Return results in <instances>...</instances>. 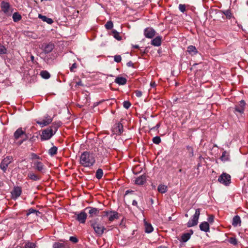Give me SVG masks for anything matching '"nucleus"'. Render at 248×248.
I'll list each match as a JSON object with an SVG mask.
<instances>
[{
    "mask_svg": "<svg viewBox=\"0 0 248 248\" xmlns=\"http://www.w3.org/2000/svg\"><path fill=\"white\" fill-rule=\"evenodd\" d=\"M95 162V158L92 154L85 151L81 154L79 163L85 167H90L92 166Z\"/></svg>",
    "mask_w": 248,
    "mask_h": 248,
    "instance_id": "f257e3e1",
    "label": "nucleus"
},
{
    "mask_svg": "<svg viewBox=\"0 0 248 248\" xmlns=\"http://www.w3.org/2000/svg\"><path fill=\"white\" fill-rule=\"evenodd\" d=\"M90 223L94 232L99 236L101 235L106 230L104 226L99 221L98 218L90 221Z\"/></svg>",
    "mask_w": 248,
    "mask_h": 248,
    "instance_id": "f03ea898",
    "label": "nucleus"
},
{
    "mask_svg": "<svg viewBox=\"0 0 248 248\" xmlns=\"http://www.w3.org/2000/svg\"><path fill=\"white\" fill-rule=\"evenodd\" d=\"M59 126V125L52 126L42 131L41 140H45L50 139L55 134Z\"/></svg>",
    "mask_w": 248,
    "mask_h": 248,
    "instance_id": "7ed1b4c3",
    "label": "nucleus"
},
{
    "mask_svg": "<svg viewBox=\"0 0 248 248\" xmlns=\"http://www.w3.org/2000/svg\"><path fill=\"white\" fill-rule=\"evenodd\" d=\"M200 215V209H197L195 211L194 215L187 222V225L188 227H191L196 225L198 222V219Z\"/></svg>",
    "mask_w": 248,
    "mask_h": 248,
    "instance_id": "20e7f679",
    "label": "nucleus"
},
{
    "mask_svg": "<svg viewBox=\"0 0 248 248\" xmlns=\"http://www.w3.org/2000/svg\"><path fill=\"white\" fill-rule=\"evenodd\" d=\"M13 158L12 156H7L4 157L0 164V168L4 172L7 170L8 165L12 162Z\"/></svg>",
    "mask_w": 248,
    "mask_h": 248,
    "instance_id": "39448f33",
    "label": "nucleus"
},
{
    "mask_svg": "<svg viewBox=\"0 0 248 248\" xmlns=\"http://www.w3.org/2000/svg\"><path fill=\"white\" fill-rule=\"evenodd\" d=\"M218 181L221 184L228 186L231 183V176L226 173H223L219 176Z\"/></svg>",
    "mask_w": 248,
    "mask_h": 248,
    "instance_id": "423d86ee",
    "label": "nucleus"
},
{
    "mask_svg": "<svg viewBox=\"0 0 248 248\" xmlns=\"http://www.w3.org/2000/svg\"><path fill=\"white\" fill-rule=\"evenodd\" d=\"M75 219L80 223H84L87 218V214L84 211L80 213L75 212Z\"/></svg>",
    "mask_w": 248,
    "mask_h": 248,
    "instance_id": "0eeeda50",
    "label": "nucleus"
},
{
    "mask_svg": "<svg viewBox=\"0 0 248 248\" xmlns=\"http://www.w3.org/2000/svg\"><path fill=\"white\" fill-rule=\"evenodd\" d=\"M246 103L244 100H241L239 102V103L235 105L234 107V112L237 114V113L240 114L243 113L245 110V107Z\"/></svg>",
    "mask_w": 248,
    "mask_h": 248,
    "instance_id": "6e6552de",
    "label": "nucleus"
},
{
    "mask_svg": "<svg viewBox=\"0 0 248 248\" xmlns=\"http://www.w3.org/2000/svg\"><path fill=\"white\" fill-rule=\"evenodd\" d=\"M23 135H25L26 138L23 140L22 141H25L28 139V136L25 134V131L22 129V128H18L14 133V136L16 140L18 139L19 138Z\"/></svg>",
    "mask_w": 248,
    "mask_h": 248,
    "instance_id": "1a4fd4ad",
    "label": "nucleus"
},
{
    "mask_svg": "<svg viewBox=\"0 0 248 248\" xmlns=\"http://www.w3.org/2000/svg\"><path fill=\"white\" fill-rule=\"evenodd\" d=\"M52 121V118L48 115L45 117V119L41 121H37L36 123L39 124L42 127L46 126L50 124Z\"/></svg>",
    "mask_w": 248,
    "mask_h": 248,
    "instance_id": "9d476101",
    "label": "nucleus"
},
{
    "mask_svg": "<svg viewBox=\"0 0 248 248\" xmlns=\"http://www.w3.org/2000/svg\"><path fill=\"white\" fill-rule=\"evenodd\" d=\"M85 209L89 210L88 213L89 214V217H91L98 216L99 214V211L100 210L98 208H96L91 207V206L87 207V208H86Z\"/></svg>",
    "mask_w": 248,
    "mask_h": 248,
    "instance_id": "9b49d317",
    "label": "nucleus"
},
{
    "mask_svg": "<svg viewBox=\"0 0 248 248\" xmlns=\"http://www.w3.org/2000/svg\"><path fill=\"white\" fill-rule=\"evenodd\" d=\"M155 34V31L151 28H147L144 30V34L146 38H153Z\"/></svg>",
    "mask_w": 248,
    "mask_h": 248,
    "instance_id": "f8f14e48",
    "label": "nucleus"
},
{
    "mask_svg": "<svg viewBox=\"0 0 248 248\" xmlns=\"http://www.w3.org/2000/svg\"><path fill=\"white\" fill-rule=\"evenodd\" d=\"M1 8L2 11L6 15H9V9L10 7V4L8 2L2 1L1 2Z\"/></svg>",
    "mask_w": 248,
    "mask_h": 248,
    "instance_id": "ddd939ff",
    "label": "nucleus"
},
{
    "mask_svg": "<svg viewBox=\"0 0 248 248\" xmlns=\"http://www.w3.org/2000/svg\"><path fill=\"white\" fill-rule=\"evenodd\" d=\"M22 193V189L20 186L15 187L11 194L14 199H16L19 197Z\"/></svg>",
    "mask_w": 248,
    "mask_h": 248,
    "instance_id": "4468645a",
    "label": "nucleus"
},
{
    "mask_svg": "<svg viewBox=\"0 0 248 248\" xmlns=\"http://www.w3.org/2000/svg\"><path fill=\"white\" fill-rule=\"evenodd\" d=\"M33 165L35 169H36L38 171L44 172L45 170V167L42 162L36 161L33 162Z\"/></svg>",
    "mask_w": 248,
    "mask_h": 248,
    "instance_id": "2eb2a0df",
    "label": "nucleus"
},
{
    "mask_svg": "<svg viewBox=\"0 0 248 248\" xmlns=\"http://www.w3.org/2000/svg\"><path fill=\"white\" fill-rule=\"evenodd\" d=\"M146 181V176L144 175H140V176L137 177L135 180V183L136 185H142L144 184Z\"/></svg>",
    "mask_w": 248,
    "mask_h": 248,
    "instance_id": "dca6fc26",
    "label": "nucleus"
},
{
    "mask_svg": "<svg viewBox=\"0 0 248 248\" xmlns=\"http://www.w3.org/2000/svg\"><path fill=\"white\" fill-rule=\"evenodd\" d=\"M43 51L45 53H49L52 51L54 48V45L52 44H47L42 46Z\"/></svg>",
    "mask_w": 248,
    "mask_h": 248,
    "instance_id": "f3484780",
    "label": "nucleus"
},
{
    "mask_svg": "<svg viewBox=\"0 0 248 248\" xmlns=\"http://www.w3.org/2000/svg\"><path fill=\"white\" fill-rule=\"evenodd\" d=\"M200 229L201 231L208 232H209V224L208 222H202L199 226Z\"/></svg>",
    "mask_w": 248,
    "mask_h": 248,
    "instance_id": "a211bd4d",
    "label": "nucleus"
},
{
    "mask_svg": "<svg viewBox=\"0 0 248 248\" xmlns=\"http://www.w3.org/2000/svg\"><path fill=\"white\" fill-rule=\"evenodd\" d=\"M28 177L30 179L34 181H38L41 179V177L39 175L35 174L32 171H30L29 172L28 174Z\"/></svg>",
    "mask_w": 248,
    "mask_h": 248,
    "instance_id": "6ab92c4d",
    "label": "nucleus"
},
{
    "mask_svg": "<svg viewBox=\"0 0 248 248\" xmlns=\"http://www.w3.org/2000/svg\"><path fill=\"white\" fill-rule=\"evenodd\" d=\"M144 223L145 232L147 233H151V232H152L153 231V228L152 225L145 220H144Z\"/></svg>",
    "mask_w": 248,
    "mask_h": 248,
    "instance_id": "aec40b11",
    "label": "nucleus"
},
{
    "mask_svg": "<svg viewBox=\"0 0 248 248\" xmlns=\"http://www.w3.org/2000/svg\"><path fill=\"white\" fill-rule=\"evenodd\" d=\"M161 44V37L160 36H157L152 40L151 44L154 46H158Z\"/></svg>",
    "mask_w": 248,
    "mask_h": 248,
    "instance_id": "412c9836",
    "label": "nucleus"
},
{
    "mask_svg": "<svg viewBox=\"0 0 248 248\" xmlns=\"http://www.w3.org/2000/svg\"><path fill=\"white\" fill-rule=\"evenodd\" d=\"M118 213L115 211H110V214L108 216V220L110 222L113 221L115 219L118 218Z\"/></svg>",
    "mask_w": 248,
    "mask_h": 248,
    "instance_id": "4be33fe9",
    "label": "nucleus"
},
{
    "mask_svg": "<svg viewBox=\"0 0 248 248\" xmlns=\"http://www.w3.org/2000/svg\"><path fill=\"white\" fill-rule=\"evenodd\" d=\"M241 219L239 216H235L233 217L232 219V225L234 227H236L238 225H240L241 224Z\"/></svg>",
    "mask_w": 248,
    "mask_h": 248,
    "instance_id": "5701e85b",
    "label": "nucleus"
},
{
    "mask_svg": "<svg viewBox=\"0 0 248 248\" xmlns=\"http://www.w3.org/2000/svg\"><path fill=\"white\" fill-rule=\"evenodd\" d=\"M126 79L123 77H117L115 79V82L118 84L119 85H124L126 83Z\"/></svg>",
    "mask_w": 248,
    "mask_h": 248,
    "instance_id": "b1692460",
    "label": "nucleus"
},
{
    "mask_svg": "<svg viewBox=\"0 0 248 248\" xmlns=\"http://www.w3.org/2000/svg\"><path fill=\"white\" fill-rule=\"evenodd\" d=\"M38 17L39 18H40L41 19H42V21H43L44 22H46L47 23H48L49 24H51L53 22V21L51 18H48V17H46V16H43L41 14L39 15Z\"/></svg>",
    "mask_w": 248,
    "mask_h": 248,
    "instance_id": "393cba45",
    "label": "nucleus"
},
{
    "mask_svg": "<svg viewBox=\"0 0 248 248\" xmlns=\"http://www.w3.org/2000/svg\"><path fill=\"white\" fill-rule=\"evenodd\" d=\"M114 129L117 134H121L123 132V126L120 123L117 124Z\"/></svg>",
    "mask_w": 248,
    "mask_h": 248,
    "instance_id": "a878e982",
    "label": "nucleus"
},
{
    "mask_svg": "<svg viewBox=\"0 0 248 248\" xmlns=\"http://www.w3.org/2000/svg\"><path fill=\"white\" fill-rule=\"evenodd\" d=\"M187 51L191 55H196L198 53V51L195 46H189L187 47Z\"/></svg>",
    "mask_w": 248,
    "mask_h": 248,
    "instance_id": "bb28decb",
    "label": "nucleus"
},
{
    "mask_svg": "<svg viewBox=\"0 0 248 248\" xmlns=\"http://www.w3.org/2000/svg\"><path fill=\"white\" fill-rule=\"evenodd\" d=\"M12 17L13 21L15 22L19 21L22 18L21 16L17 12L14 13Z\"/></svg>",
    "mask_w": 248,
    "mask_h": 248,
    "instance_id": "cd10ccee",
    "label": "nucleus"
},
{
    "mask_svg": "<svg viewBox=\"0 0 248 248\" xmlns=\"http://www.w3.org/2000/svg\"><path fill=\"white\" fill-rule=\"evenodd\" d=\"M220 159L223 161H228L229 160V155L226 151L222 153V155L220 157Z\"/></svg>",
    "mask_w": 248,
    "mask_h": 248,
    "instance_id": "c85d7f7f",
    "label": "nucleus"
},
{
    "mask_svg": "<svg viewBox=\"0 0 248 248\" xmlns=\"http://www.w3.org/2000/svg\"><path fill=\"white\" fill-rule=\"evenodd\" d=\"M40 75L44 79H48L50 77V74L47 71H41Z\"/></svg>",
    "mask_w": 248,
    "mask_h": 248,
    "instance_id": "c756f323",
    "label": "nucleus"
},
{
    "mask_svg": "<svg viewBox=\"0 0 248 248\" xmlns=\"http://www.w3.org/2000/svg\"><path fill=\"white\" fill-rule=\"evenodd\" d=\"M191 234L189 233H185L181 236V240L183 242L187 241L190 238Z\"/></svg>",
    "mask_w": 248,
    "mask_h": 248,
    "instance_id": "7c9ffc66",
    "label": "nucleus"
},
{
    "mask_svg": "<svg viewBox=\"0 0 248 248\" xmlns=\"http://www.w3.org/2000/svg\"><path fill=\"white\" fill-rule=\"evenodd\" d=\"M31 214H35L36 216H39V214H40V212L38 210L31 208L28 210V212L27 213V216H28Z\"/></svg>",
    "mask_w": 248,
    "mask_h": 248,
    "instance_id": "2f4dec72",
    "label": "nucleus"
},
{
    "mask_svg": "<svg viewBox=\"0 0 248 248\" xmlns=\"http://www.w3.org/2000/svg\"><path fill=\"white\" fill-rule=\"evenodd\" d=\"M157 189L160 193H165L167 190V186L165 185H159Z\"/></svg>",
    "mask_w": 248,
    "mask_h": 248,
    "instance_id": "473e14b6",
    "label": "nucleus"
},
{
    "mask_svg": "<svg viewBox=\"0 0 248 248\" xmlns=\"http://www.w3.org/2000/svg\"><path fill=\"white\" fill-rule=\"evenodd\" d=\"M57 153V148L56 146H53L51 147L49 150H48V154L51 156H53L55 155H56Z\"/></svg>",
    "mask_w": 248,
    "mask_h": 248,
    "instance_id": "72a5a7b5",
    "label": "nucleus"
},
{
    "mask_svg": "<svg viewBox=\"0 0 248 248\" xmlns=\"http://www.w3.org/2000/svg\"><path fill=\"white\" fill-rule=\"evenodd\" d=\"M103 175V170L101 169H98L96 172L95 177L97 179H101Z\"/></svg>",
    "mask_w": 248,
    "mask_h": 248,
    "instance_id": "f704fd0d",
    "label": "nucleus"
},
{
    "mask_svg": "<svg viewBox=\"0 0 248 248\" xmlns=\"http://www.w3.org/2000/svg\"><path fill=\"white\" fill-rule=\"evenodd\" d=\"M65 244L59 242H55L53 245V248H65Z\"/></svg>",
    "mask_w": 248,
    "mask_h": 248,
    "instance_id": "c9c22d12",
    "label": "nucleus"
},
{
    "mask_svg": "<svg viewBox=\"0 0 248 248\" xmlns=\"http://www.w3.org/2000/svg\"><path fill=\"white\" fill-rule=\"evenodd\" d=\"M112 33L113 34V37L117 39V40L120 41L122 40V37L120 35L119 33L117 32L116 30H113L112 31Z\"/></svg>",
    "mask_w": 248,
    "mask_h": 248,
    "instance_id": "e433bc0d",
    "label": "nucleus"
},
{
    "mask_svg": "<svg viewBox=\"0 0 248 248\" xmlns=\"http://www.w3.org/2000/svg\"><path fill=\"white\" fill-rule=\"evenodd\" d=\"M222 12L224 14V15H225L226 17L228 19H230L232 17V14L231 13V10H224Z\"/></svg>",
    "mask_w": 248,
    "mask_h": 248,
    "instance_id": "4c0bfd02",
    "label": "nucleus"
},
{
    "mask_svg": "<svg viewBox=\"0 0 248 248\" xmlns=\"http://www.w3.org/2000/svg\"><path fill=\"white\" fill-rule=\"evenodd\" d=\"M7 52V48L0 43V55L5 54Z\"/></svg>",
    "mask_w": 248,
    "mask_h": 248,
    "instance_id": "58836bf2",
    "label": "nucleus"
},
{
    "mask_svg": "<svg viewBox=\"0 0 248 248\" xmlns=\"http://www.w3.org/2000/svg\"><path fill=\"white\" fill-rule=\"evenodd\" d=\"M228 241L230 243L234 246L236 245L238 243L237 240L235 237H230Z\"/></svg>",
    "mask_w": 248,
    "mask_h": 248,
    "instance_id": "ea45409f",
    "label": "nucleus"
},
{
    "mask_svg": "<svg viewBox=\"0 0 248 248\" xmlns=\"http://www.w3.org/2000/svg\"><path fill=\"white\" fill-rule=\"evenodd\" d=\"M113 27V22L111 21H108L105 25V27L108 30L111 29Z\"/></svg>",
    "mask_w": 248,
    "mask_h": 248,
    "instance_id": "a19ab883",
    "label": "nucleus"
},
{
    "mask_svg": "<svg viewBox=\"0 0 248 248\" xmlns=\"http://www.w3.org/2000/svg\"><path fill=\"white\" fill-rule=\"evenodd\" d=\"M153 142L156 144H158L161 142V139L158 136H156L153 139Z\"/></svg>",
    "mask_w": 248,
    "mask_h": 248,
    "instance_id": "79ce46f5",
    "label": "nucleus"
},
{
    "mask_svg": "<svg viewBox=\"0 0 248 248\" xmlns=\"http://www.w3.org/2000/svg\"><path fill=\"white\" fill-rule=\"evenodd\" d=\"M35 245L33 243L28 242L25 246L24 248H35Z\"/></svg>",
    "mask_w": 248,
    "mask_h": 248,
    "instance_id": "37998d69",
    "label": "nucleus"
},
{
    "mask_svg": "<svg viewBox=\"0 0 248 248\" xmlns=\"http://www.w3.org/2000/svg\"><path fill=\"white\" fill-rule=\"evenodd\" d=\"M179 9L182 13L186 11V5L185 4H180L179 5Z\"/></svg>",
    "mask_w": 248,
    "mask_h": 248,
    "instance_id": "c03bdc74",
    "label": "nucleus"
},
{
    "mask_svg": "<svg viewBox=\"0 0 248 248\" xmlns=\"http://www.w3.org/2000/svg\"><path fill=\"white\" fill-rule=\"evenodd\" d=\"M123 106L124 108L128 109L131 106V104L129 101H125L123 103Z\"/></svg>",
    "mask_w": 248,
    "mask_h": 248,
    "instance_id": "a18cd8bd",
    "label": "nucleus"
},
{
    "mask_svg": "<svg viewBox=\"0 0 248 248\" xmlns=\"http://www.w3.org/2000/svg\"><path fill=\"white\" fill-rule=\"evenodd\" d=\"M114 60L116 62H120L122 60V58L120 55H116L114 57Z\"/></svg>",
    "mask_w": 248,
    "mask_h": 248,
    "instance_id": "49530a36",
    "label": "nucleus"
},
{
    "mask_svg": "<svg viewBox=\"0 0 248 248\" xmlns=\"http://www.w3.org/2000/svg\"><path fill=\"white\" fill-rule=\"evenodd\" d=\"M109 214H110V211H105L102 212V217H108Z\"/></svg>",
    "mask_w": 248,
    "mask_h": 248,
    "instance_id": "de8ad7c7",
    "label": "nucleus"
},
{
    "mask_svg": "<svg viewBox=\"0 0 248 248\" xmlns=\"http://www.w3.org/2000/svg\"><path fill=\"white\" fill-rule=\"evenodd\" d=\"M69 240L70 241L74 243H76L78 242V239L77 237L75 236H71L70 237Z\"/></svg>",
    "mask_w": 248,
    "mask_h": 248,
    "instance_id": "09e8293b",
    "label": "nucleus"
},
{
    "mask_svg": "<svg viewBox=\"0 0 248 248\" xmlns=\"http://www.w3.org/2000/svg\"><path fill=\"white\" fill-rule=\"evenodd\" d=\"M135 94L138 97H140L141 96L142 93L141 91L137 90L135 91Z\"/></svg>",
    "mask_w": 248,
    "mask_h": 248,
    "instance_id": "8fccbe9b",
    "label": "nucleus"
},
{
    "mask_svg": "<svg viewBox=\"0 0 248 248\" xmlns=\"http://www.w3.org/2000/svg\"><path fill=\"white\" fill-rule=\"evenodd\" d=\"M214 217L213 216H210L208 217L207 220L209 222H210V223H212L214 222Z\"/></svg>",
    "mask_w": 248,
    "mask_h": 248,
    "instance_id": "3c124183",
    "label": "nucleus"
},
{
    "mask_svg": "<svg viewBox=\"0 0 248 248\" xmlns=\"http://www.w3.org/2000/svg\"><path fill=\"white\" fill-rule=\"evenodd\" d=\"M31 157L32 159H40V157L34 153L31 154Z\"/></svg>",
    "mask_w": 248,
    "mask_h": 248,
    "instance_id": "603ef678",
    "label": "nucleus"
},
{
    "mask_svg": "<svg viewBox=\"0 0 248 248\" xmlns=\"http://www.w3.org/2000/svg\"><path fill=\"white\" fill-rule=\"evenodd\" d=\"M77 68V64L76 63H73L70 68L71 72H74V69Z\"/></svg>",
    "mask_w": 248,
    "mask_h": 248,
    "instance_id": "864d4df0",
    "label": "nucleus"
},
{
    "mask_svg": "<svg viewBox=\"0 0 248 248\" xmlns=\"http://www.w3.org/2000/svg\"><path fill=\"white\" fill-rule=\"evenodd\" d=\"M127 66L128 67H133V63L132 62L130 61L128 62L126 64Z\"/></svg>",
    "mask_w": 248,
    "mask_h": 248,
    "instance_id": "5fc2aeb1",
    "label": "nucleus"
},
{
    "mask_svg": "<svg viewBox=\"0 0 248 248\" xmlns=\"http://www.w3.org/2000/svg\"><path fill=\"white\" fill-rule=\"evenodd\" d=\"M160 127V124H157L155 127H153L151 129L155 130L157 129Z\"/></svg>",
    "mask_w": 248,
    "mask_h": 248,
    "instance_id": "6e6d98bb",
    "label": "nucleus"
},
{
    "mask_svg": "<svg viewBox=\"0 0 248 248\" xmlns=\"http://www.w3.org/2000/svg\"><path fill=\"white\" fill-rule=\"evenodd\" d=\"M83 84L82 83V82L81 80L76 82V86H83Z\"/></svg>",
    "mask_w": 248,
    "mask_h": 248,
    "instance_id": "4d7b16f0",
    "label": "nucleus"
},
{
    "mask_svg": "<svg viewBox=\"0 0 248 248\" xmlns=\"http://www.w3.org/2000/svg\"><path fill=\"white\" fill-rule=\"evenodd\" d=\"M150 85H151V86L152 87L154 88V87H155V86H156V83H155V82H154H154H151L150 83Z\"/></svg>",
    "mask_w": 248,
    "mask_h": 248,
    "instance_id": "13d9d810",
    "label": "nucleus"
},
{
    "mask_svg": "<svg viewBox=\"0 0 248 248\" xmlns=\"http://www.w3.org/2000/svg\"><path fill=\"white\" fill-rule=\"evenodd\" d=\"M132 205L134 206H137L138 205V202L136 200H133L132 202Z\"/></svg>",
    "mask_w": 248,
    "mask_h": 248,
    "instance_id": "bf43d9fd",
    "label": "nucleus"
},
{
    "mask_svg": "<svg viewBox=\"0 0 248 248\" xmlns=\"http://www.w3.org/2000/svg\"><path fill=\"white\" fill-rule=\"evenodd\" d=\"M132 47L134 48H139V46L138 45H132Z\"/></svg>",
    "mask_w": 248,
    "mask_h": 248,
    "instance_id": "052dcab7",
    "label": "nucleus"
},
{
    "mask_svg": "<svg viewBox=\"0 0 248 248\" xmlns=\"http://www.w3.org/2000/svg\"><path fill=\"white\" fill-rule=\"evenodd\" d=\"M156 248H168L167 247H166V246H160Z\"/></svg>",
    "mask_w": 248,
    "mask_h": 248,
    "instance_id": "680f3d73",
    "label": "nucleus"
},
{
    "mask_svg": "<svg viewBox=\"0 0 248 248\" xmlns=\"http://www.w3.org/2000/svg\"><path fill=\"white\" fill-rule=\"evenodd\" d=\"M30 140L31 141H34L33 137L30 138Z\"/></svg>",
    "mask_w": 248,
    "mask_h": 248,
    "instance_id": "e2e57ef3",
    "label": "nucleus"
},
{
    "mask_svg": "<svg viewBox=\"0 0 248 248\" xmlns=\"http://www.w3.org/2000/svg\"><path fill=\"white\" fill-rule=\"evenodd\" d=\"M33 60H34V56H31V61H33Z\"/></svg>",
    "mask_w": 248,
    "mask_h": 248,
    "instance_id": "0e129e2a",
    "label": "nucleus"
},
{
    "mask_svg": "<svg viewBox=\"0 0 248 248\" xmlns=\"http://www.w3.org/2000/svg\"><path fill=\"white\" fill-rule=\"evenodd\" d=\"M129 191L128 190H127V191H126V194H127V193H129Z\"/></svg>",
    "mask_w": 248,
    "mask_h": 248,
    "instance_id": "69168bd1",
    "label": "nucleus"
},
{
    "mask_svg": "<svg viewBox=\"0 0 248 248\" xmlns=\"http://www.w3.org/2000/svg\"><path fill=\"white\" fill-rule=\"evenodd\" d=\"M179 172H182V169H180L179 170Z\"/></svg>",
    "mask_w": 248,
    "mask_h": 248,
    "instance_id": "338daca9",
    "label": "nucleus"
},
{
    "mask_svg": "<svg viewBox=\"0 0 248 248\" xmlns=\"http://www.w3.org/2000/svg\"><path fill=\"white\" fill-rule=\"evenodd\" d=\"M186 216L187 217H188V215L187 214H186Z\"/></svg>",
    "mask_w": 248,
    "mask_h": 248,
    "instance_id": "774afa93",
    "label": "nucleus"
}]
</instances>
